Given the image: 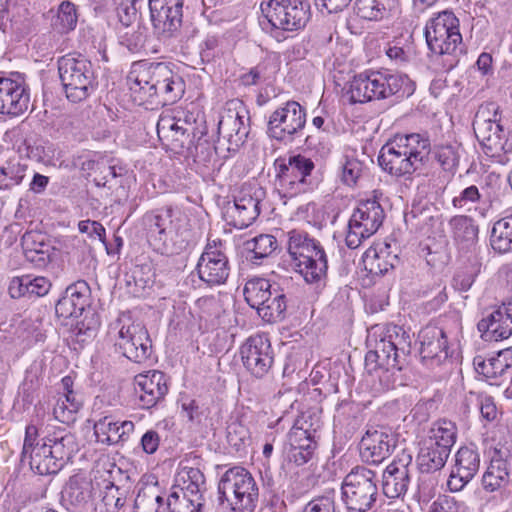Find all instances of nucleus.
I'll use <instances>...</instances> for the list:
<instances>
[{
  "label": "nucleus",
  "instance_id": "nucleus-1",
  "mask_svg": "<svg viewBox=\"0 0 512 512\" xmlns=\"http://www.w3.org/2000/svg\"><path fill=\"white\" fill-rule=\"evenodd\" d=\"M431 152L428 136L420 133L398 134L382 146L379 166L392 176L411 175L423 168Z\"/></svg>",
  "mask_w": 512,
  "mask_h": 512
},
{
  "label": "nucleus",
  "instance_id": "nucleus-2",
  "mask_svg": "<svg viewBox=\"0 0 512 512\" xmlns=\"http://www.w3.org/2000/svg\"><path fill=\"white\" fill-rule=\"evenodd\" d=\"M411 352V337L402 327H388L376 342L375 348L367 352L365 367L369 373L381 372L380 382L389 389L395 384V373L402 370L406 356Z\"/></svg>",
  "mask_w": 512,
  "mask_h": 512
},
{
  "label": "nucleus",
  "instance_id": "nucleus-3",
  "mask_svg": "<svg viewBox=\"0 0 512 512\" xmlns=\"http://www.w3.org/2000/svg\"><path fill=\"white\" fill-rule=\"evenodd\" d=\"M460 22L453 11L444 10L430 18L424 28V35L429 51L443 57V68L452 70L465 53L460 33Z\"/></svg>",
  "mask_w": 512,
  "mask_h": 512
},
{
  "label": "nucleus",
  "instance_id": "nucleus-4",
  "mask_svg": "<svg viewBox=\"0 0 512 512\" xmlns=\"http://www.w3.org/2000/svg\"><path fill=\"white\" fill-rule=\"evenodd\" d=\"M260 9L263 17L259 25L277 41L285 39L283 32L304 29L311 18L307 0H268L261 3Z\"/></svg>",
  "mask_w": 512,
  "mask_h": 512
},
{
  "label": "nucleus",
  "instance_id": "nucleus-5",
  "mask_svg": "<svg viewBox=\"0 0 512 512\" xmlns=\"http://www.w3.org/2000/svg\"><path fill=\"white\" fill-rule=\"evenodd\" d=\"M77 451L75 436L65 429H57L41 439V446L32 449L26 462L38 475L57 474Z\"/></svg>",
  "mask_w": 512,
  "mask_h": 512
},
{
  "label": "nucleus",
  "instance_id": "nucleus-6",
  "mask_svg": "<svg viewBox=\"0 0 512 512\" xmlns=\"http://www.w3.org/2000/svg\"><path fill=\"white\" fill-rule=\"evenodd\" d=\"M411 81L406 75L389 71H366L353 77L348 94L353 103L386 99L396 94L410 95Z\"/></svg>",
  "mask_w": 512,
  "mask_h": 512
},
{
  "label": "nucleus",
  "instance_id": "nucleus-7",
  "mask_svg": "<svg viewBox=\"0 0 512 512\" xmlns=\"http://www.w3.org/2000/svg\"><path fill=\"white\" fill-rule=\"evenodd\" d=\"M59 78L68 101L80 103L95 93L98 80L93 63L79 53H69L57 61Z\"/></svg>",
  "mask_w": 512,
  "mask_h": 512
},
{
  "label": "nucleus",
  "instance_id": "nucleus-8",
  "mask_svg": "<svg viewBox=\"0 0 512 512\" xmlns=\"http://www.w3.org/2000/svg\"><path fill=\"white\" fill-rule=\"evenodd\" d=\"M217 489L219 502H226L231 512H254L258 505L257 481L244 467L234 466L226 470Z\"/></svg>",
  "mask_w": 512,
  "mask_h": 512
},
{
  "label": "nucleus",
  "instance_id": "nucleus-9",
  "mask_svg": "<svg viewBox=\"0 0 512 512\" xmlns=\"http://www.w3.org/2000/svg\"><path fill=\"white\" fill-rule=\"evenodd\" d=\"M499 106L490 102L476 114L473 128L484 153L498 163L508 162L507 153L512 152V138L508 137L500 124Z\"/></svg>",
  "mask_w": 512,
  "mask_h": 512
},
{
  "label": "nucleus",
  "instance_id": "nucleus-10",
  "mask_svg": "<svg viewBox=\"0 0 512 512\" xmlns=\"http://www.w3.org/2000/svg\"><path fill=\"white\" fill-rule=\"evenodd\" d=\"M276 179L280 187L291 196L313 190L318 184L314 175L315 163L302 154L288 159L278 158L274 162Z\"/></svg>",
  "mask_w": 512,
  "mask_h": 512
},
{
  "label": "nucleus",
  "instance_id": "nucleus-11",
  "mask_svg": "<svg viewBox=\"0 0 512 512\" xmlns=\"http://www.w3.org/2000/svg\"><path fill=\"white\" fill-rule=\"evenodd\" d=\"M341 492L348 510H370L378 497L376 473L356 466L345 476Z\"/></svg>",
  "mask_w": 512,
  "mask_h": 512
},
{
  "label": "nucleus",
  "instance_id": "nucleus-12",
  "mask_svg": "<svg viewBox=\"0 0 512 512\" xmlns=\"http://www.w3.org/2000/svg\"><path fill=\"white\" fill-rule=\"evenodd\" d=\"M114 328L118 330L114 342L117 352L135 363H142L150 357L152 341L146 327L141 322L123 317L117 319Z\"/></svg>",
  "mask_w": 512,
  "mask_h": 512
},
{
  "label": "nucleus",
  "instance_id": "nucleus-13",
  "mask_svg": "<svg viewBox=\"0 0 512 512\" xmlns=\"http://www.w3.org/2000/svg\"><path fill=\"white\" fill-rule=\"evenodd\" d=\"M384 217V209L377 200L361 202L350 217L346 245L350 249L358 248L363 240L377 232Z\"/></svg>",
  "mask_w": 512,
  "mask_h": 512
},
{
  "label": "nucleus",
  "instance_id": "nucleus-14",
  "mask_svg": "<svg viewBox=\"0 0 512 512\" xmlns=\"http://www.w3.org/2000/svg\"><path fill=\"white\" fill-rule=\"evenodd\" d=\"M306 110L298 102L289 100L269 116L267 135L280 142H292L305 127Z\"/></svg>",
  "mask_w": 512,
  "mask_h": 512
},
{
  "label": "nucleus",
  "instance_id": "nucleus-15",
  "mask_svg": "<svg viewBox=\"0 0 512 512\" xmlns=\"http://www.w3.org/2000/svg\"><path fill=\"white\" fill-rule=\"evenodd\" d=\"M183 0H148L150 21L160 40L177 37L183 23Z\"/></svg>",
  "mask_w": 512,
  "mask_h": 512
},
{
  "label": "nucleus",
  "instance_id": "nucleus-16",
  "mask_svg": "<svg viewBox=\"0 0 512 512\" xmlns=\"http://www.w3.org/2000/svg\"><path fill=\"white\" fill-rule=\"evenodd\" d=\"M195 127L188 119L162 114L157 122V135L162 145L174 153L192 152Z\"/></svg>",
  "mask_w": 512,
  "mask_h": 512
},
{
  "label": "nucleus",
  "instance_id": "nucleus-17",
  "mask_svg": "<svg viewBox=\"0 0 512 512\" xmlns=\"http://www.w3.org/2000/svg\"><path fill=\"white\" fill-rule=\"evenodd\" d=\"M241 360L246 370L256 378L265 377L274 364V350L267 336H250L240 347Z\"/></svg>",
  "mask_w": 512,
  "mask_h": 512
},
{
  "label": "nucleus",
  "instance_id": "nucleus-18",
  "mask_svg": "<svg viewBox=\"0 0 512 512\" xmlns=\"http://www.w3.org/2000/svg\"><path fill=\"white\" fill-rule=\"evenodd\" d=\"M150 71L144 74L156 88L157 105L173 104L185 91L183 79L164 62H149Z\"/></svg>",
  "mask_w": 512,
  "mask_h": 512
},
{
  "label": "nucleus",
  "instance_id": "nucleus-19",
  "mask_svg": "<svg viewBox=\"0 0 512 512\" xmlns=\"http://www.w3.org/2000/svg\"><path fill=\"white\" fill-rule=\"evenodd\" d=\"M449 455L443 453L439 449L429 443L422 441L417 455V467L421 473L418 484V500L428 501L434 495V486L436 479L434 477L426 478L425 474H433L440 471L446 464Z\"/></svg>",
  "mask_w": 512,
  "mask_h": 512
},
{
  "label": "nucleus",
  "instance_id": "nucleus-20",
  "mask_svg": "<svg viewBox=\"0 0 512 512\" xmlns=\"http://www.w3.org/2000/svg\"><path fill=\"white\" fill-rule=\"evenodd\" d=\"M137 403L142 409H151L164 401L168 393L166 375L158 370L141 373L134 378Z\"/></svg>",
  "mask_w": 512,
  "mask_h": 512
},
{
  "label": "nucleus",
  "instance_id": "nucleus-21",
  "mask_svg": "<svg viewBox=\"0 0 512 512\" xmlns=\"http://www.w3.org/2000/svg\"><path fill=\"white\" fill-rule=\"evenodd\" d=\"M419 355L421 362L428 368L439 366L449 357L447 336L442 328L426 326L419 335Z\"/></svg>",
  "mask_w": 512,
  "mask_h": 512
},
{
  "label": "nucleus",
  "instance_id": "nucleus-22",
  "mask_svg": "<svg viewBox=\"0 0 512 512\" xmlns=\"http://www.w3.org/2000/svg\"><path fill=\"white\" fill-rule=\"evenodd\" d=\"M481 338L485 341H499L512 335V299L487 311L477 324Z\"/></svg>",
  "mask_w": 512,
  "mask_h": 512
},
{
  "label": "nucleus",
  "instance_id": "nucleus-23",
  "mask_svg": "<svg viewBox=\"0 0 512 512\" xmlns=\"http://www.w3.org/2000/svg\"><path fill=\"white\" fill-rule=\"evenodd\" d=\"M196 270L199 279L208 286L224 284L230 274L228 257L208 244L198 260Z\"/></svg>",
  "mask_w": 512,
  "mask_h": 512
},
{
  "label": "nucleus",
  "instance_id": "nucleus-24",
  "mask_svg": "<svg viewBox=\"0 0 512 512\" xmlns=\"http://www.w3.org/2000/svg\"><path fill=\"white\" fill-rule=\"evenodd\" d=\"M29 102L30 94L24 81L0 73V114L19 116L28 109Z\"/></svg>",
  "mask_w": 512,
  "mask_h": 512
},
{
  "label": "nucleus",
  "instance_id": "nucleus-25",
  "mask_svg": "<svg viewBox=\"0 0 512 512\" xmlns=\"http://www.w3.org/2000/svg\"><path fill=\"white\" fill-rule=\"evenodd\" d=\"M480 455L476 448L463 446L455 454V465L450 473L447 486L451 492L461 491L477 474Z\"/></svg>",
  "mask_w": 512,
  "mask_h": 512
},
{
  "label": "nucleus",
  "instance_id": "nucleus-26",
  "mask_svg": "<svg viewBox=\"0 0 512 512\" xmlns=\"http://www.w3.org/2000/svg\"><path fill=\"white\" fill-rule=\"evenodd\" d=\"M91 290L88 283L78 280L70 284L55 305L58 318L70 319L80 317L90 306Z\"/></svg>",
  "mask_w": 512,
  "mask_h": 512
},
{
  "label": "nucleus",
  "instance_id": "nucleus-27",
  "mask_svg": "<svg viewBox=\"0 0 512 512\" xmlns=\"http://www.w3.org/2000/svg\"><path fill=\"white\" fill-rule=\"evenodd\" d=\"M396 437L384 430H367L360 441V455L365 462L379 464L396 447Z\"/></svg>",
  "mask_w": 512,
  "mask_h": 512
},
{
  "label": "nucleus",
  "instance_id": "nucleus-28",
  "mask_svg": "<svg viewBox=\"0 0 512 512\" xmlns=\"http://www.w3.org/2000/svg\"><path fill=\"white\" fill-rule=\"evenodd\" d=\"M218 131L227 139L228 151H236L242 146L250 133V118L248 112L229 110L224 114L219 123Z\"/></svg>",
  "mask_w": 512,
  "mask_h": 512
},
{
  "label": "nucleus",
  "instance_id": "nucleus-29",
  "mask_svg": "<svg viewBox=\"0 0 512 512\" xmlns=\"http://www.w3.org/2000/svg\"><path fill=\"white\" fill-rule=\"evenodd\" d=\"M509 451L495 449L491 461L482 476V487L486 492H509L510 485V464L507 461Z\"/></svg>",
  "mask_w": 512,
  "mask_h": 512
},
{
  "label": "nucleus",
  "instance_id": "nucleus-30",
  "mask_svg": "<svg viewBox=\"0 0 512 512\" xmlns=\"http://www.w3.org/2000/svg\"><path fill=\"white\" fill-rule=\"evenodd\" d=\"M95 488L91 480L72 476L66 484L62 499L72 512H86L94 508Z\"/></svg>",
  "mask_w": 512,
  "mask_h": 512
},
{
  "label": "nucleus",
  "instance_id": "nucleus-31",
  "mask_svg": "<svg viewBox=\"0 0 512 512\" xmlns=\"http://www.w3.org/2000/svg\"><path fill=\"white\" fill-rule=\"evenodd\" d=\"M411 456L406 457V461L399 459L390 463L383 472L382 489L386 497L391 499L399 498L408 490L410 484L409 463Z\"/></svg>",
  "mask_w": 512,
  "mask_h": 512
},
{
  "label": "nucleus",
  "instance_id": "nucleus-32",
  "mask_svg": "<svg viewBox=\"0 0 512 512\" xmlns=\"http://www.w3.org/2000/svg\"><path fill=\"white\" fill-rule=\"evenodd\" d=\"M150 71L149 62H139L132 66L127 76V82L132 100L137 105L156 104V88L152 80L145 78L144 74Z\"/></svg>",
  "mask_w": 512,
  "mask_h": 512
},
{
  "label": "nucleus",
  "instance_id": "nucleus-33",
  "mask_svg": "<svg viewBox=\"0 0 512 512\" xmlns=\"http://www.w3.org/2000/svg\"><path fill=\"white\" fill-rule=\"evenodd\" d=\"M260 198L242 191L235 197L234 203L228 207L227 214L231 218V224L237 229L250 226L260 214Z\"/></svg>",
  "mask_w": 512,
  "mask_h": 512
},
{
  "label": "nucleus",
  "instance_id": "nucleus-34",
  "mask_svg": "<svg viewBox=\"0 0 512 512\" xmlns=\"http://www.w3.org/2000/svg\"><path fill=\"white\" fill-rule=\"evenodd\" d=\"M473 365L476 372L487 380L496 382L503 379L512 368V347L500 350L496 355L488 358L476 356Z\"/></svg>",
  "mask_w": 512,
  "mask_h": 512
},
{
  "label": "nucleus",
  "instance_id": "nucleus-35",
  "mask_svg": "<svg viewBox=\"0 0 512 512\" xmlns=\"http://www.w3.org/2000/svg\"><path fill=\"white\" fill-rule=\"evenodd\" d=\"M132 421H115L112 416H104L95 421L94 435L96 441L105 445H115L128 439L134 430Z\"/></svg>",
  "mask_w": 512,
  "mask_h": 512
},
{
  "label": "nucleus",
  "instance_id": "nucleus-36",
  "mask_svg": "<svg viewBox=\"0 0 512 512\" xmlns=\"http://www.w3.org/2000/svg\"><path fill=\"white\" fill-rule=\"evenodd\" d=\"M129 495L130 487L118 486L109 482L104 489L99 490L94 510L96 512H120L125 507Z\"/></svg>",
  "mask_w": 512,
  "mask_h": 512
},
{
  "label": "nucleus",
  "instance_id": "nucleus-37",
  "mask_svg": "<svg viewBox=\"0 0 512 512\" xmlns=\"http://www.w3.org/2000/svg\"><path fill=\"white\" fill-rule=\"evenodd\" d=\"M449 225L452 229L454 240L462 250H470L478 241V226L474 220L466 215H457L451 218Z\"/></svg>",
  "mask_w": 512,
  "mask_h": 512
},
{
  "label": "nucleus",
  "instance_id": "nucleus-38",
  "mask_svg": "<svg viewBox=\"0 0 512 512\" xmlns=\"http://www.w3.org/2000/svg\"><path fill=\"white\" fill-rule=\"evenodd\" d=\"M310 255L311 266L306 263L302 270H300V274L308 284L315 285L317 289H321L326 285L328 270L327 255L321 243L318 244L314 253Z\"/></svg>",
  "mask_w": 512,
  "mask_h": 512
},
{
  "label": "nucleus",
  "instance_id": "nucleus-39",
  "mask_svg": "<svg viewBox=\"0 0 512 512\" xmlns=\"http://www.w3.org/2000/svg\"><path fill=\"white\" fill-rule=\"evenodd\" d=\"M457 428L448 420H439L432 424L427 437L423 440L432 442V446L443 453L450 455L451 449L456 442Z\"/></svg>",
  "mask_w": 512,
  "mask_h": 512
},
{
  "label": "nucleus",
  "instance_id": "nucleus-40",
  "mask_svg": "<svg viewBox=\"0 0 512 512\" xmlns=\"http://www.w3.org/2000/svg\"><path fill=\"white\" fill-rule=\"evenodd\" d=\"M173 216L174 213L171 208L147 215L149 237L160 243H165L168 233L174 230L179 232L180 226L174 223Z\"/></svg>",
  "mask_w": 512,
  "mask_h": 512
},
{
  "label": "nucleus",
  "instance_id": "nucleus-41",
  "mask_svg": "<svg viewBox=\"0 0 512 512\" xmlns=\"http://www.w3.org/2000/svg\"><path fill=\"white\" fill-rule=\"evenodd\" d=\"M287 303L288 300L284 290L280 287H274L271 290L270 297H267L264 301V305L258 308L257 314L268 323L281 321L285 318Z\"/></svg>",
  "mask_w": 512,
  "mask_h": 512
},
{
  "label": "nucleus",
  "instance_id": "nucleus-42",
  "mask_svg": "<svg viewBox=\"0 0 512 512\" xmlns=\"http://www.w3.org/2000/svg\"><path fill=\"white\" fill-rule=\"evenodd\" d=\"M481 267V258L476 253L471 252L463 265L456 271L452 279L453 288L459 292H467L479 275Z\"/></svg>",
  "mask_w": 512,
  "mask_h": 512
},
{
  "label": "nucleus",
  "instance_id": "nucleus-43",
  "mask_svg": "<svg viewBox=\"0 0 512 512\" xmlns=\"http://www.w3.org/2000/svg\"><path fill=\"white\" fill-rule=\"evenodd\" d=\"M133 512H166V499L157 486H146L138 491Z\"/></svg>",
  "mask_w": 512,
  "mask_h": 512
},
{
  "label": "nucleus",
  "instance_id": "nucleus-44",
  "mask_svg": "<svg viewBox=\"0 0 512 512\" xmlns=\"http://www.w3.org/2000/svg\"><path fill=\"white\" fill-rule=\"evenodd\" d=\"M273 285L270 281L263 277H252L247 280L243 289V295L247 304L258 310L267 297H270Z\"/></svg>",
  "mask_w": 512,
  "mask_h": 512
},
{
  "label": "nucleus",
  "instance_id": "nucleus-45",
  "mask_svg": "<svg viewBox=\"0 0 512 512\" xmlns=\"http://www.w3.org/2000/svg\"><path fill=\"white\" fill-rule=\"evenodd\" d=\"M393 6L395 4L386 0H356L353 9L361 19L379 21L385 17Z\"/></svg>",
  "mask_w": 512,
  "mask_h": 512
},
{
  "label": "nucleus",
  "instance_id": "nucleus-46",
  "mask_svg": "<svg viewBox=\"0 0 512 512\" xmlns=\"http://www.w3.org/2000/svg\"><path fill=\"white\" fill-rule=\"evenodd\" d=\"M465 402L467 405L468 403H476L480 412V420L484 426L494 425L498 422L499 411L492 396L471 391L466 395Z\"/></svg>",
  "mask_w": 512,
  "mask_h": 512
},
{
  "label": "nucleus",
  "instance_id": "nucleus-47",
  "mask_svg": "<svg viewBox=\"0 0 512 512\" xmlns=\"http://www.w3.org/2000/svg\"><path fill=\"white\" fill-rule=\"evenodd\" d=\"M491 244L500 253L512 251V214L495 222L491 232Z\"/></svg>",
  "mask_w": 512,
  "mask_h": 512
},
{
  "label": "nucleus",
  "instance_id": "nucleus-48",
  "mask_svg": "<svg viewBox=\"0 0 512 512\" xmlns=\"http://www.w3.org/2000/svg\"><path fill=\"white\" fill-rule=\"evenodd\" d=\"M33 233H25L22 237V246L25 257L35 266L43 267L50 261L49 246L43 242L36 243Z\"/></svg>",
  "mask_w": 512,
  "mask_h": 512
},
{
  "label": "nucleus",
  "instance_id": "nucleus-49",
  "mask_svg": "<svg viewBox=\"0 0 512 512\" xmlns=\"http://www.w3.org/2000/svg\"><path fill=\"white\" fill-rule=\"evenodd\" d=\"M119 22L130 27L141 15L142 9L148 5V0H113Z\"/></svg>",
  "mask_w": 512,
  "mask_h": 512
},
{
  "label": "nucleus",
  "instance_id": "nucleus-50",
  "mask_svg": "<svg viewBox=\"0 0 512 512\" xmlns=\"http://www.w3.org/2000/svg\"><path fill=\"white\" fill-rule=\"evenodd\" d=\"M26 169V165L14 161L0 166V190L18 186L25 177Z\"/></svg>",
  "mask_w": 512,
  "mask_h": 512
},
{
  "label": "nucleus",
  "instance_id": "nucleus-51",
  "mask_svg": "<svg viewBox=\"0 0 512 512\" xmlns=\"http://www.w3.org/2000/svg\"><path fill=\"white\" fill-rule=\"evenodd\" d=\"M118 38L119 43L130 52H138L144 47L146 41L145 28L139 24L130 27L124 26L123 30H119Z\"/></svg>",
  "mask_w": 512,
  "mask_h": 512
},
{
  "label": "nucleus",
  "instance_id": "nucleus-52",
  "mask_svg": "<svg viewBox=\"0 0 512 512\" xmlns=\"http://www.w3.org/2000/svg\"><path fill=\"white\" fill-rule=\"evenodd\" d=\"M78 21L76 6L70 1H63L58 8L54 26L61 32L67 33L75 29Z\"/></svg>",
  "mask_w": 512,
  "mask_h": 512
},
{
  "label": "nucleus",
  "instance_id": "nucleus-53",
  "mask_svg": "<svg viewBox=\"0 0 512 512\" xmlns=\"http://www.w3.org/2000/svg\"><path fill=\"white\" fill-rule=\"evenodd\" d=\"M459 149L460 145L447 144L437 146L435 149V158L443 168L448 172H454L459 164Z\"/></svg>",
  "mask_w": 512,
  "mask_h": 512
},
{
  "label": "nucleus",
  "instance_id": "nucleus-54",
  "mask_svg": "<svg viewBox=\"0 0 512 512\" xmlns=\"http://www.w3.org/2000/svg\"><path fill=\"white\" fill-rule=\"evenodd\" d=\"M248 249L253 253V259L268 257L277 247V240L269 234H261L247 242Z\"/></svg>",
  "mask_w": 512,
  "mask_h": 512
},
{
  "label": "nucleus",
  "instance_id": "nucleus-55",
  "mask_svg": "<svg viewBox=\"0 0 512 512\" xmlns=\"http://www.w3.org/2000/svg\"><path fill=\"white\" fill-rule=\"evenodd\" d=\"M389 246L386 245L384 249H380L379 252L374 251L373 256L368 253L366 256V268L373 275H385L389 270L394 268L393 262H388L386 258L389 256Z\"/></svg>",
  "mask_w": 512,
  "mask_h": 512
},
{
  "label": "nucleus",
  "instance_id": "nucleus-56",
  "mask_svg": "<svg viewBox=\"0 0 512 512\" xmlns=\"http://www.w3.org/2000/svg\"><path fill=\"white\" fill-rule=\"evenodd\" d=\"M287 236V249L293 260L298 255H303V250L307 245H315V239L311 238L305 231L291 230L288 232Z\"/></svg>",
  "mask_w": 512,
  "mask_h": 512
},
{
  "label": "nucleus",
  "instance_id": "nucleus-57",
  "mask_svg": "<svg viewBox=\"0 0 512 512\" xmlns=\"http://www.w3.org/2000/svg\"><path fill=\"white\" fill-rule=\"evenodd\" d=\"M202 509L189 498H185V494L181 495L173 489L166 498V511L169 512H202Z\"/></svg>",
  "mask_w": 512,
  "mask_h": 512
},
{
  "label": "nucleus",
  "instance_id": "nucleus-58",
  "mask_svg": "<svg viewBox=\"0 0 512 512\" xmlns=\"http://www.w3.org/2000/svg\"><path fill=\"white\" fill-rule=\"evenodd\" d=\"M82 406L81 401L76 398L74 391L64 394V400L59 399L54 407V415L61 422H65V412L69 414L77 412Z\"/></svg>",
  "mask_w": 512,
  "mask_h": 512
},
{
  "label": "nucleus",
  "instance_id": "nucleus-59",
  "mask_svg": "<svg viewBox=\"0 0 512 512\" xmlns=\"http://www.w3.org/2000/svg\"><path fill=\"white\" fill-rule=\"evenodd\" d=\"M363 172V163L356 158L347 157L342 164V181L351 186L356 184Z\"/></svg>",
  "mask_w": 512,
  "mask_h": 512
},
{
  "label": "nucleus",
  "instance_id": "nucleus-60",
  "mask_svg": "<svg viewBox=\"0 0 512 512\" xmlns=\"http://www.w3.org/2000/svg\"><path fill=\"white\" fill-rule=\"evenodd\" d=\"M304 433L305 432L302 431L299 432L297 429L289 431L288 441L290 448L314 453L317 447V441L312 437L305 436Z\"/></svg>",
  "mask_w": 512,
  "mask_h": 512
},
{
  "label": "nucleus",
  "instance_id": "nucleus-61",
  "mask_svg": "<svg viewBox=\"0 0 512 512\" xmlns=\"http://www.w3.org/2000/svg\"><path fill=\"white\" fill-rule=\"evenodd\" d=\"M267 65L265 63H258L256 66L249 69L248 72L240 75L238 81L239 85L250 87L258 85L260 82L267 79Z\"/></svg>",
  "mask_w": 512,
  "mask_h": 512
},
{
  "label": "nucleus",
  "instance_id": "nucleus-62",
  "mask_svg": "<svg viewBox=\"0 0 512 512\" xmlns=\"http://www.w3.org/2000/svg\"><path fill=\"white\" fill-rule=\"evenodd\" d=\"M306 147L314 150L321 158H326L331 152V142L328 137L320 133L312 134L306 137Z\"/></svg>",
  "mask_w": 512,
  "mask_h": 512
},
{
  "label": "nucleus",
  "instance_id": "nucleus-63",
  "mask_svg": "<svg viewBox=\"0 0 512 512\" xmlns=\"http://www.w3.org/2000/svg\"><path fill=\"white\" fill-rule=\"evenodd\" d=\"M191 153H194L198 162L206 165L217 155V148L209 141L199 139L196 144L193 143Z\"/></svg>",
  "mask_w": 512,
  "mask_h": 512
},
{
  "label": "nucleus",
  "instance_id": "nucleus-64",
  "mask_svg": "<svg viewBox=\"0 0 512 512\" xmlns=\"http://www.w3.org/2000/svg\"><path fill=\"white\" fill-rule=\"evenodd\" d=\"M303 512H336L334 497L331 495L316 497L305 505Z\"/></svg>",
  "mask_w": 512,
  "mask_h": 512
}]
</instances>
